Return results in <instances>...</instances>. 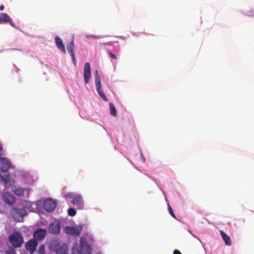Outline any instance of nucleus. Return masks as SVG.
<instances>
[{
    "mask_svg": "<svg viewBox=\"0 0 254 254\" xmlns=\"http://www.w3.org/2000/svg\"><path fill=\"white\" fill-rule=\"evenodd\" d=\"M2 148L1 146H0V155H1V151H2Z\"/></svg>",
    "mask_w": 254,
    "mask_h": 254,
    "instance_id": "nucleus-33",
    "label": "nucleus"
},
{
    "mask_svg": "<svg viewBox=\"0 0 254 254\" xmlns=\"http://www.w3.org/2000/svg\"><path fill=\"white\" fill-rule=\"evenodd\" d=\"M80 244V250L82 251L83 254H91L92 249L88 245V242L85 238H81Z\"/></svg>",
    "mask_w": 254,
    "mask_h": 254,
    "instance_id": "nucleus-8",
    "label": "nucleus"
},
{
    "mask_svg": "<svg viewBox=\"0 0 254 254\" xmlns=\"http://www.w3.org/2000/svg\"><path fill=\"white\" fill-rule=\"evenodd\" d=\"M95 82L97 92L100 97L105 101H108V98L106 96L105 93L101 89V84L100 81V77L97 70L95 72Z\"/></svg>",
    "mask_w": 254,
    "mask_h": 254,
    "instance_id": "nucleus-5",
    "label": "nucleus"
},
{
    "mask_svg": "<svg viewBox=\"0 0 254 254\" xmlns=\"http://www.w3.org/2000/svg\"><path fill=\"white\" fill-rule=\"evenodd\" d=\"M86 37H87V38L91 37V38H93L97 39V38H99V36H96V35H87Z\"/></svg>",
    "mask_w": 254,
    "mask_h": 254,
    "instance_id": "nucleus-30",
    "label": "nucleus"
},
{
    "mask_svg": "<svg viewBox=\"0 0 254 254\" xmlns=\"http://www.w3.org/2000/svg\"><path fill=\"white\" fill-rule=\"evenodd\" d=\"M55 42L58 48L64 54L66 53L64 45L62 39L58 36L55 37Z\"/></svg>",
    "mask_w": 254,
    "mask_h": 254,
    "instance_id": "nucleus-17",
    "label": "nucleus"
},
{
    "mask_svg": "<svg viewBox=\"0 0 254 254\" xmlns=\"http://www.w3.org/2000/svg\"><path fill=\"white\" fill-rule=\"evenodd\" d=\"M65 232L66 234L77 237L80 235L81 230L79 228L74 226H67L65 228Z\"/></svg>",
    "mask_w": 254,
    "mask_h": 254,
    "instance_id": "nucleus-12",
    "label": "nucleus"
},
{
    "mask_svg": "<svg viewBox=\"0 0 254 254\" xmlns=\"http://www.w3.org/2000/svg\"><path fill=\"white\" fill-rule=\"evenodd\" d=\"M50 247L56 254H67V245L61 244L57 240L52 241L50 243Z\"/></svg>",
    "mask_w": 254,
    "mask_h": 254,
    "instance_id": "nucleus-2",
    "label": "nucleus"
},
{
    "mask_svg": "<svg viewBox=\"0 0 254 254\" xmlns=\"http://www.w3.org/2000/svg\"><path fill=\"white\" fill-rule=\"evenodd\" d=\"M3 201L8 205H12L15 202V197L9 192H6L2 194Z\"/></svg>",
    "mask_w": 254,
    "mask_h": 254,
    "instance_id": "nucleus-9",
    "label": "nucleus"
},
{
    "mask_svg": "<svg viewBox=\"0 0 254 254\" xmlns=\"http://www.w3.org/2000/svg\"><path fill=\"white\" fill-rule=\"evenodd\" d=\"M12 191L16 195L28 197L30 195V190L20 187H14Z\"/></svg>",
    "mask_w": 254,
    "mask_h": 254,
    "instance_id": "nucleus-7",
    "label": "nucleus"
},
{
    "mask_svg": "<svg viewBox=\"0 0 254 254\" xmlns=\"http://www.w3.org/2000/svg\"><path fill=\"white\" fill-rule=\"evenodd\" d=\"M90 65L89 63H86L84 68V79L86 84L89 83L91 77Z\"/></svg>",
    "mask_w": 254,
    "mask_h": 254,
    "instance_id": "nucleus-13",
    "label": "nucleus"
},
{
    "mask_svg": "<svg viewBox=\"0 0 254 254\" xmlns=\"http://www.w3.org/2000/svg\"><path fill=\"white\" fill-rule=\"evenodd\" d=\"M246 13L247 15L250 16H253L254 15V10L252 9H248Z\"/></svg>",
    "mask_w": 254,
    "mask_h": 254,
    "instance_id": "nucleus-25",
    "label": "nucleus"
},
{
    "mask_svg": "<svg viewBox=\"0 0 254 254\" xmlns=\"http://www.w3.org/2000/svg\"><path fill=\"white\" fill-rule=\"evenodd\" d=\"M6 254H16L15 250L14 248L10 247L8 250L5 252Z\"/></svg>",
    "mask_w": 254,
    "mask_h": 254,
    "instance_id": "nucleus-23",
    "label": "nucleus"
},
{
    "mask_svg": "<svg viewBox=\"0 0 254 254\" xmlns=\"http://www.w3.org/2000/svg\"><path fill=\"white\" fill-rule=\"evenodd\" d=\"M10 167V163L9 161L5 158H0V170L5 172Z\"/></svg>",
    "mask_w": 254,
    "mask_h": 254,
    "instance_id": "nucleus-11",
    "label": "nucleus"
},
{
    "mask_svg": "<svg viewBox=\"0 0 254 254\" xmlns=\"http://www.w3.org/2000/svg\"><path fill=\"white\" fill-rule=\"evenodd\" d=\"M61 230L60 222L58 220L53 221L49 226V231L53 235L58 234Z\"/></svg>",
    "mask_w": 254,
    "mask_h": 254,
    "instance_id": "nucleus-10",
    "label": "nucleus"
},
{
    "mask_svg": "<svg viewBox=\"0 0 254 254\" xmlns=\"http://www.w3.org/2000/svg\"><path fill=\"white\" fill-rule=\"evenodd\" d=\"M47 234L46 230L44 229L39 228L35 231L33 234L34 238L38 241L42 240Z\"/></svg>",
    "mask_w": 254,
    "mask_h": 254,
    "instance_id": "nucleus-14",
    "label": "nucleus"
},
{
    "mask_svg": "<svg viewBox=\"0 0 254 254\" xmlns=\"http://www.w3.org/2000/svg\"><path fill=\"white\" fill-rule=\"evenodd\" d=\"M108 54L111 58H112L114 59H117V56L113 53H111V52H108Z\"/></svg>",
    "mask_w": 254,
    "mask_h": 254,
    "instance_id": "nucleus-29",
    "label": "nucleus"
},
{
    "mask_svg": "<svg viewBox=\"0 0 254 254\" xmlns=\"http://www.w3.org/2000/svg\"><path fill=\"white\" fill-rule=\"evenodd\" d=\"M168 210H169V213L170 214V215L173 217L174 218H176V216L173 211V209L172 208H171V207L170 206V205L168 204Z\"/></svg>",
    "mask_w": 254,
    "mask_h": 254,
    "instance_id": "nucleus-27",
    "label": "nucleus"
},
{
    "mask_svg": "<svg viewBox=\"0 0 254 254\" xmlns=\"http://www.w3.org/2000/svg\"><path fill=\"white\" fill-rule=\"evenodd\" d=\"M68 215L70 216H74L76 214V211L73 208H69L67 210Z\"/></svg>",
    "mask_w": 254,
    "mask_h": 254,
    "instance_id": "nucleus-22",
    "label": "nucleus"
},
{
    "mask_svg": "<svg viewBox=\"0 0 254 254\" xmlns=\"http://www.w3.org/2000/svg\"><path fill=\"white\" fill-rule=\"evenodd\" d=\"M72 254H83L82 251H79L78 249H73L72 250Z\"/></svg>",
    "mask_w": 254,
    "mask_h": 254,
    "instance_id": "nucleus-28",
    "label": "nucleus"
},
{
    "mask_svg": "<svg viewBox=\"0 0 254 254\" xmlns=\"http://www.w3.org/2000/svg\"><path fill=\"white\" fill-rule=\"evenodd\" d=\"M37 241H38L37 240H36L34 238L33 239V253L36 250V249L38 245Z\"/></svg>",
    "mask_w": 254,
    "mask_h": 254,
    "instance_id": "nucleus-24",
    "label": "nucleus"
},
{
    "mask_svg": "<svg viewBox=\"0 0 254 254\" xmlns=\"http://www.w3.org/2000/svg\"><path fill=\"white\" fill-rule=\"evenodd\" d=\"M57 205V201L51 198H48L43 203V209L48 212L53 211Z\"/></svg>",
    "mask_w": 254,
    "mask_h": 254,
    "instance_id": "nucleus-6",
    "label": "nucleus"
},
{
    "mask_svg": "<svg viewBox=\"0 0 254 254\" xmlns=\"http://www.w3.org/2000/svg\"><path fill=\"white\" fill-rule=\"evenodd\" d=\"M109 109H110V114H111V115L114 117H116L117 115V113L116 109L113 103H110Z\"/></svg>",
    "mask_w": 254,
    "mask_h": 254,
    "instance_id": "nucleus-20",
    "label": "nucleus"
},
{
    "mask_svg": "<svg viewBox=\"0 0 254 254\" xmlns=\"http://www.w3.org/2000/svg\"><path fill=\"white\" fill-rule=\"evenodd\" d=\"M65 198H69L70 202L74 205H76L79 209H82L84 207V201L81 195L73 192H68L64 195Z\"/></svg>",
    "mask_w": 254,
    "mask_h": 254,
    "instance_id": "nucleus-1",
    "label": "nucleus"
},
{
    "mask_svg": "<svg viewBox=\"0 0 254 254\" xmlns=\"http://www.w3.org/2000/svg\"><path fill=\"white\" fill-rule=\"evenodd\" d=\"M0 179L1 182L4 183L5 186L8 185L10 181V176L9 174H5L3 175L0 174Z\"/></svg>",
    "mask_w": 254,
    "mask_h": 254,
    "instance_id": "nucleus-19",
    "label": "nucleus"
},
{
    "mask_svg": "<svg viewBox=\"0 0 254 254\" xmlns=\"http://www.w3.org/2000/svg\"><path fill=\"white\" fill-rule=\"evenodd\" d=\"M26 215V211L23 209L13 208L10 211L11 217L17 222H20Z\"/></svg>",
    "mask_w": 254,
    "mask_h": 254,
    "instance_id": "nucleus-4",
    "label": "nucleus"
},
{
    "mask_svg": "<svg viewBox=\"0 0 254 254\" xmlns=\"http://www.w3.org/2000/svg\"><path fill=\"white\" fill-rule=\"evenodd\" d=\"M3 8H4V6H3V5H0V11L3 10Z\"/></svg>",
    "mask_w": 254,
    "mask_h": 254,
    "instance_id": "nucleus-32",
    "label": "nucleus"
},
{
    "mask_svg": "<svg viewBox=\"0 0 254 254\" xmlns=\"http://www.w3.org/2000/svg\"><path fill=\"white\" fill-rule=\"evenodd\" d=\"M9 243L14 248H19L23 243V237L21 235L17 232H13L8 237Z\"/></svg>",
    "mask_w": 254,
    "mask_h": 254,
    "instance_id": "nucleus-3",
    "label": "nucleus"
},
{
    "mask_svg": "<svg viewBox=\"0 0 254 254\" xmlns=\"http://www.w3.org/2000/svg\"><path fill=\"white\" fill-rule=\"evenodd\" d=\"M67 50L72 58L73 63L76 64V59L74 54V41L73 39L66 45Z\"/></svg>",
    "mask_w": 254,
    "mask_h": 254,
    "instance_id": "nucleus-15",
    "label": "nucleus"
},
{
    "mask_svg": "<svg viewBox=\"0 0 254 254\" xmlns=\"http://www.w3.org/2000/svg\"><path fill=\"white\" fill-rule=\"evenodd\" d=\"M0 23H9L12 25V20L9 16L5 13H0Z\"/></svg>",
    "mask_w": 254,
    "mask_h": 254,
    "instance_id": "nucleus-16",
    "label": "nucleus"
},
{
    "mask_svg": "<svg viewBox=\"0 0 254 254\" xmlns=\"http://www.w3.org/2000/svg\"><path fill=\"white\" fill-rule=\"evenodd\" d=\"M173 254H182V253L178 250L174 251Z\"/></svg>",
    "mask_w": 254,
    "mask_h": 254,
    "instance_id": "nucleus-31",
    "label": "nucleus"
},
{
    "mask_svg": "<svg viewBox=\"0 0 254 254\" xmlns=\"http://www.w3.org/2000/svg\"><path fill=\"white\" fill-rule=\"evenodd\" d=\"M45 246L43 245L40 246L38 252L39 254H45Z\"/></svg>",
    "mask_w": 254,
    "mask_h": 254,
    "instance_id": "nucleus-26",
    "label": "nucleus"
},
{
    "mask_svg": "<svg viewBox=\"0 0 254 254\" xmlns=\"http://www.w3.org/2000/svg\"><path fill=\"white\" fill-rule=\"evenodd\" d=\"M25 248L30 254H32V239L29 240L25 244Z\"/></svg>",
    "mask_w": 254,
    "mask_h": 254,
    "instance_id": "nucleus-21",
    "label": "nucleus"
},
{
    "mask_svg": "<svg viewBox=\"0 0 254 254\" xmlns=\"http://www.w3.org/2000/svg\"><path fill=\"white\" fill-rule=\"evenodd\" d=\"M220 233L223 238V241L225 242V244L227 246H231V240L229 236H228L224 231H220Z\"/></svg>",
    "mask_w": 254,
    "mask_h": 254,
    "instance_id": "nucleus-18",
    "label": "nucleus"
}]
</instances>
